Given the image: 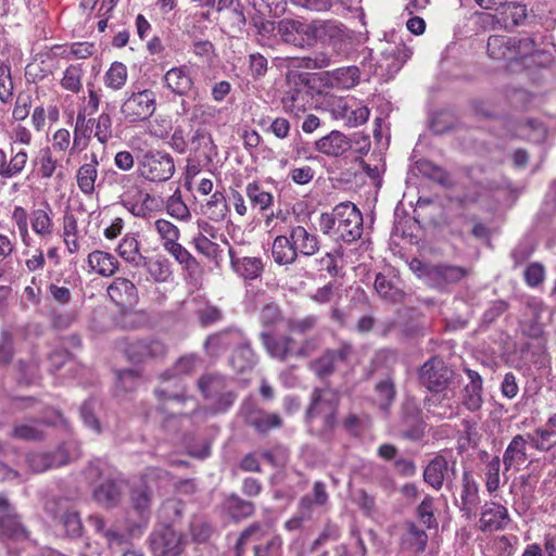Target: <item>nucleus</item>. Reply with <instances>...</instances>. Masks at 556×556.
I'll return each mask as SVG.
<instances>
[{
    "label": "nucleus",
    "mask_w": 556,
    "mask_h": 556,
    "mask_svg": "<svg viewBox=\"0 0 556 556\" xmlns=\"http://www.w3.org/2000/svg\"><path fill=\"white\" fill-rule=\"evenodd\" d=\"M175 380V390H173L168 383L169 381L164 382L162 380V384L155 389L154 393L157 399L162 402L173 401L177 403H182L187 400V391L186 387L181 384L178 380Z\"/></svg>",
    "instance_id": "3c124183"
},
{
    "label": "nucleus",
    "mask_w": 556,
    "mask_h": 556,
    "mask_svg": "<svg viewBox=\"0 0 556 556\" xmlns=\"http://www.w3.org/2000/svg\"><path fill=\"white\" fill-rule=\"evenodd\" d=\"M163 202L161 199L146 192L137 203H135L129 212L140 218H151L154 213L162 210Z\"/></svg>",
    "instance_id": "ea45409f"
},
{
    "label": "nucleus",
    "mask_w": 556,
    "mask_h": 556,
    "mask_svg": "<svg viewBox=\"0 0 556 556\" xmlns=\"http://www.w3.org/2000/svg\"><path fill=\"white\" fill-rule=\"evenodd\" d=\"M230 337V331H220L208 336L204 342L205 352L210 355H217L227 350L231 345Z\"/></svg>",
    "instance_id": "5fc2aeb1"
},
{
    "label": "nucleus",
    "mask_w": 556,
    "mask_h": 556,
    "mask_svg": "<svg viewBox=\"0 0 556 556\" xmlns=\"http://www.w3.org/2000/svg\"><path fill=\"white\" fill-rule=\"evenodd\" d=\"M320 250L316 232L301 225H289L287 235H278L271 244V256L278 265H291L300 256L312 257Z\"/></svg>",
    "instance_id": "f257e3e1"
},
{
    "label": "nucleus",
    "mask_w": 556,
    "mask_h": 556,
    "mask_svg": "<svg viewBox=\"0 0 556 556\" xmlns=\"http://www.w3.org/2000/svg\"><path fill=\"white\" fill-rule=\"evenodd\" d=\"M200 357L197 354H186L179 357L173 367L161 375L164 382L170 381L181 376L191 375L198 367Z\"/></svg>",
    "instance_id": "f704fd0d"
},
{
    "label": "nucleus",
    "mask_w": 556,
    "mask_h": 556,
    "mask_svg": "<svg viewBox=\"0 0 556 556\" xmlns=\"http://www.w3.org/2000/svg\"><path fill=\"white\" fill-rule=\"evenodd\" d=\"M88 265L100 276H113L118 269L117 258L108 252L96 250L88 255Z\"/></svg>",
    "instance_id": "2f4dec72"
},
{
    "label": "nucleus",
    "mask_w": 556,
    "mask_h": 556,
    "mask_svg": "<svg viewBox=\"0 0 556 556\" xmlns=\"http://www.w3.org/2000/svg\"><path fill=\"white\" fill-rule=\"evenodd\" d=\"M277 34L285 43L296 48L314 47L313 20L283 18L277 23Z\"/></svg>",
    "instance_id": "0eeeda50"
},
{
    "label": "nucleus",
    "mask_w": 556,
    "mask_h": 556,
    "mask_svg": "<svg viewBox=\"0 0 556 556\" xmlns=\"http://www.w3.org/2000/svg\"><path fill=\"white\" fill-rule=\"evenodd\" d=\"M79 457V446L75 442H68L60 445L54 452L30 453L27 456V463L33 471L42 472L53 467L66 465Z\"/></svg>",
    "instance_id": "39448f33"
},
{
    "label": "nucleus",
    "mask_w": 556,
    "mask_h": 556,
    "mask_svg": "<svg viewBox=\"0 0 556 556\" xmlns=\"http://www.w3.org/2000/svg\"><path fill=\"white\" fill-rule=\"evenodd\" d=\"M319 321L318 316L307 315L300 318H289L287 323L288 330L295 334H306L313 331Z\"/></svg>",
    "instance_id": "680f3d73"
},
{
    "label": "nucleus",
    "mask_w": 556,
    "mask_h": 556,
    "mask_svg": "<svg viewBox=\"0 0 556 556\" xmlns=\"http://www.w3.org/2000/svg\"><path fill=\"white\" fill-rule=\"evenodd\" d=\"M375 289L386 300L396 302L402 299L403 292L393 286V283L382 274H378L375 279Z\"/></svg>",
    "instance_id": "13d9d810"
},
{
    "label": "nucleus",
    "mask_w": 556,
    "mask_h": 556,
    "mask_svg": "<svg viewBox=\"0 0 556 556\" xmlns=\"http://www.w3.org/2000/svg\"><path fill=\"white\" fill-rule=\"evenodd\" d=\"M83 75L84 70L81 64H71L64 71L61 79L62 88L73 93H78L83 89Z\"/></svg>",
    "instance_id": "8fccbe9b"
},
{
    "label": "nucleus",
    "mask_w": 556,
    "mask_h": 556,
    "mask_svg": "<svg viewBox=\"0 0 556 556\" xmlns=\"http://www.w3.org/2000/svg\"><path fill=\"white\" fill-rule=\"evenodd\" d=\"M108 295L118 306H132L138 301V290L136 286L126 278H115L108 287Z\"/></svg>",
    "instance_id": "4be33fe9"
},
{
    "label": "nucleus",
    "mask_w": 556,
    "mask_h": 556,
    "mask_svg": "<svg viewBox=\"0 0 556 556\" xmlns=\"http://www.w3.org/2000/svg\"><path fill=\"white\" fill-rule=\"evenodd\" d=\"M340 393L330 388H317L311 396V404L306 410V421L313 424L320 419L323 431L327 432L334 428L337 421Z\"/></svg>",
    "instance_id": "7ed1b4c3"
},
{
    "label": "nucleus",
    "mask_w": 556,
    "mask_h": 556,
    "mask_svg": "<svg viewBox=\"0 0 556 556\" xmlns=\"http://www.w3.org/2000/svg\"><path fill=\"white\" fill-rule=\"evenodd\" d=\"M330 75L332 85L342 89H350L359 80V70L356 66L337 68Z\"/></svg>",
    "instance_id": "49530a36"
},
{
    "label": "nucleus",
    "mask_w": 556,
    "mask_h": 556,
    "mask_svg": "<svg viewBox=\"0 0 556 556\" xmlns=\"http://www.w3.org/2000/svg\"><path fill=\"white\" fill-rule=\"evenodd\" d=\"M86 124L94 126V137L101 143H106L112 137V118L108 113H101L97 119L90 118Z\"/></svg>",
    "instance_id": "6e6d98bb"
},
{
    "label": "nucleus",
    "mask_w": 556,
    "mask_h": 556,
    "mask_svg": "<svg viewBox=\"0 0 556 556\" xmlns=\"http://www.w3.org/2000/svg\"><path fill=\"white\" fill-rule=\"evenodd\" d=\"M425 422L415 406L404 408L401 421V435L410 441H418L425 434Z\"/></svg>",
    "instance_id": "b1692460"
},
{
    "label": "nucleus",
    "mask_w": 556,
    "mask_h": 556,
    "mask_svg": "<svg viewBox=\"0 0 556 556\" xmlns=\"http://www.w3.org/2000/svg\"><path fill=\"white\" fill-rule=\"evenodd\" d=\"M454 397L455 392L450 389L434 392L426 400L427 410L439 419H451L458 413Z\"/></svg>",
    "instance_id": "f3484780"
},
{
    "label": "nucleus",
    "mask_w": 556,
    "mask_h": 556,
    "mask_svg": "<svg viewBox=\"0 0 556 556\" xmlns=\"http://www.w3.org/2000/svg\"><path fill=\"white\" fill-rule=\"evenodd\" d=\"M97 166V155L92 154L91 162L81 165L77 170V185L84 194L90 195L94 191V182L98 177Z\"/></svg>",
    "instance_id": "c9c22d12"
},
{
    "label": "nucleus",
    "mask_w": 556,
    "mask_h": 556,
    "mask_svg": "<svg viewBox=\"0 0 556 556\" xmlns=\"http://www.w3.org/2000/svg\"><path fill=\"white\" fill-rule=\"evenodd\" d=\"M488 54L496 61H516L531 55L534 41L531 38H515L505 35H492L486 43Z\"/></svg>",
    "instance_id": "20e7f679"
},
{
    "label": "nucleus",
    "mask_w": 556,
    "mask_h": 556,
    "mask_svg": "<svg viewBox=\"0 0 556 556\" xmlns=\"http://www.w3.org/2000/svg\"><path fill=\"white\" fill-rule=\"evenodd\" d=\"M228 211L226 198L220 191H215L204 206V213L214 222L225 219Z\"/></svg>",
    "instance_id": "de8ad7c7"
},
{
    "label": "nucleus",
    "mask_w": 556,
    "mask_h": 556,
    "mask_svg": "<svg viewBox=\"0 0 556 556\" xmlns=\"http://www.w3.org/2000/svg\"><path fill=\"white\" fill-rule=\"evenodd\" d=\"M452 377L453 370L438 356L425 362L418 372L419 382L432 393L447 390L446 387Z\"/></svg>",
    "instance_id": "9b49d317"
},
{
    "label": "nucleus",
    "mask_w": 556,
    "mask_h": 556,
    "mask_svg": "<svg viewBox=\"0 0 556 556\" xmlns=\"http://www.w3.org/2000/svg\"><path fill=\"white\" fill-rule=\"evenodd\" d=\"M455 477V462L443 455H435L424 469V480L430 486H451Z\"/></svg>",
    "instance_id": "ddd939ff"
},
{
    "label": "nucleus",
    "mask_w": 556,
    "mask_h": 556,
    "mask_svg": "<svg viewBox=\"0 0 556 556\" xmlns=\"http://www.w3.org/2000/svg\"><path fill=\"white\" fill-rule=\"evenodd\" d=\"M222 510L230 519L239 521L250 517L254 513V505L250 501L231 494L223 502Z\"/></svg>",
    "instance_id": "72a5a7b5"
},
{
    "label": "nucleus",
    "mask_w": 556,
    "mask_h": 556,
    "mask_svg": "<svg viewBox=\"0 0 556 556\" xmlns=\"http://www.w3.org/2000/svg\"><path fill=\"white\" fill-rule=\"evenodd\" d=\"M281 103L283 111L290 115L300 116L305 111V96L298 89L285 92Z\"/></svg>",
    "instance_id": "864d4df0"
},
{
    "label": "nucleus",
    "mask_w": 556,
    "mask_h": 556,
    "mask_svg": "<svg viewBox=\"0 0 556 556\" xmlns=\"http://www.w3.org/2000/svg\"><path fill=\"white\" fill-rule=\"evenodd\" d=\"M481 392L482 388L466 384L462 394L463 405L470 412L479 410L483 403Z\"/></svg>",
    "instance_id": "69168bd1"
},
{
    "label": "nucleus",
    "mask_w": 556,
    "mask_h": 556,
    "mask_svg": "<svg viewBox=\"0 0 556 556\" xmlns=\"http://www.w3.org/2000/svg\"><path fill=\"white\" fill-rule=\"evenodd\" d=\"M496 13L497 22L507 29L521 25L528 15L525 4L508 2V0Z\"/></svg>",
    "instance_id": "c85d7f7f"
},
{
    "label": "nucleus",
    "mask_w": 556,
    "mask_h": 556,
    "mask_svg": "<svg viewBox=\"0 0 556 556\" xmlns=\"http://www.w3.org/2000/svg\"><path fill=\"white\" fill-rule=\"evenodd\" d=\"M292 66L305 70H321L328 67L331 60L328 54L324 52L316 53L312 56H304L293 59L291 61Z\"/></svg>",
    "instance_id": "4d7b16f0"
},
{
    "label": "nucleus",
    "mask_w": 556,
    "mask_h": 556,
    "mask_svg": "<svg viewBox=\"0 0 556 556\" xmlns=\"http://www.w3.org/2000/svg\"><path fill=\"white\" fill-rule=\"evenodd\" d=\"M197 387L203 399L210 403L212 414L226 413L237 400L232 380L218 372H205L197 380Z\"/></svg>",
    "instance_id": "f03ea898"
},
{
    "label": "nucleus",
    "mask_w": 556,
    "mask_h": 556,
    "mask_svg": "<svg viewBox=\"0 0 556 556\" xmlns=\"http://www.w3.org/2000/svg\"><path fill=\"white\" fill-rule=\"evenodd\" d=\"M127 67L122 62H114L104 75V84L113 90L122 89L127 81Z\"/></svg>",
    "instance_id": "603ef678"
},
{
    "label": "nucleus",
    "mask_w": 556,
    "mask_h": 556,
    "mask_svg": "<svg viewBox=\"0 0 556 556\" xmlns=\"http://www.w3.org/2000/svg\"><path fill=\"white\" fill-rule=\"evenodd\" d=\"M260 340L268 355L280 362L294 357V345L296 341L290 334L275 336L268 331L260 333Z\"/></svg>",
    "instance_id": "dca6fc26"
},
{
    "label": "nucleus",
    "mask_w": 556,
    "mask_h": 556,
    "mask_svg": "<svg viewBox=\"0 0 556 556\" xmlns=\"http://www.w3.org/2000/svg\"><path fill=\"white\" fill-rule=\"evenodd\" d=\"M245 194L250 200L253 207L260 211H265L274 203V195L264 190L262 186L256 182H250L245 187Z\"/></svg>",
    "instance_id": "37998d69"
},
{
    "label": "nucleus",
    "mask_w": 556,
    "mask_h": 556,
    "mask_svg": "<svg viewBox=\"0 0 556 556\" xmlns=\"http://www.w3.org/2000/svg\"><path fill=\"white\" fill-rule=\"evenodd\" d=\"M375 396L379 407L383 410H387L393 404L396 390L391 375H387L375 384Z\"/></svg>",
    "instance_id": "e433bc0d"
},
{
    "label": "nucleus",
    "mask_w": 556,
    "mask_h": 556,
    "mask_svg": "<svg viewBox=\"0 0 556 556\" xmlns=\"http://www.w3.org/2000/svg\"><path fill=\"white\" fill-rule=\"evenodd\" d=\"M155 110L156 97L154 91L144 89L128 96L121 106V114L128 123H139L149 119Z\"/></svg>",
    "instance_id": "423d86ee"
},
{
    "label": "nucleus",
    "mask_w": 556,
    "mask_h": 556,
    "mask_svg": "<svg viewBox=\"0 0 556 556\" xmlns=\"http://www.w3.org/2000/svg\"><path fill=\"white\" fill-rule=\"evenodd\" d=\"M338 114L348 126L357 127L367 122L369 110L355 100H349L338 104Z\"/></svg>",
    "instance_id": "bb28decb"
},
{
    "label": "nucleus",
    "mask_w": 556,
    "mask_h": 556,
    "mask_svg": "<svg viewBox=\"0 0 556 556\" xmlns=\"http://www.w3.org/2000/svg\"><path fill=\"white\" fill-rule=\"evenodd\" d=\"M52 215V208L48 203H45L43 207L31 211L29 215L33 231L43 240L49 239L53 233Z\"/></svg>",
    "instance_id": "cd10ccee"
},
{
    "label": "nucleus",
    "mask_w": 556,
    "mask_h": 556,
    "mask_svg": "<svg viewBox=\"0 0 556 556\" xmlns=\"http://www.w3.org/2000/svg\"><path fill=\"white\" fill-rule=\"evenodd\" d=\"M87 480L96 486H116L124 481L121 473L105 460L96 459L89 464L85 471Z\"/></svg>",
    "instance_id": "a211bd4d"
},
{
    "label": "nucleus",
    "mask_w": 556,
    "mask_h": 556,
    "mask_svg": "<svg viewBox=\"0 0 556 556\" xmlns=\"http://www.w3.org/2000/svg\"><path fill=\"white\" fill-rule=\"evenodd\" d=\"M189 147L191 151L202 153L206 157H210L216 150L211 132L204 127H198L193 130L189 139Z\"/></svg>",
    "instance_id": "4c0bfd02"
},
{
    "label": "nucleus",
    "mask_w": 556,
    "mask_h": 556,
    "mask_svg": "<svg viewBox=\"0 0 556 556\" xmlns=\"http://www.w3.org/2000/svg\"><path fill=\"white\" fill-rule=\"evenodd\" d=\"M164 86L174 94L185 97L194 88L191 71L187 65L175 66L163 76Z\"/></svg>",
    "instance_id": "6ab92c4d"
},
{
    "label": "nucleus",
    "mask_w": 556,
    "mask_h": 556,
    "mask_svg": "<svg viewBox=\"0 0 556 556\" xmlns=\"http://www.w3.org/2000/svg\"><path fill=\"white\" fill-rule=\"evenodd\" d=\"M231 267L244 279H255L263 270V263L258 257H237L232 248H229Z\"/></svg>",
    "instance_id": "7c9ffc66"
},
{
    "label": "nucleus",
    "mask_w": 556,
    "mask_h": 556,
    "mask_svg": "<svg viewBox=\"0 0 556 556\" xmlns=\"http://www.w3.org/2000/svg\"><path fill=\"white\" fill-rule=\"evenodd\" d=\"M230 362L233 369L243 372L256 364V356L250 344L244 343L236 349Z\"/></svg>",
    "instance_id": "a18cd8bd"
},
{
    "label": "nucleus",
    "mask_w": 556,
    "mask_h": 556,
    "mask_svg": "<svg viewBox=\"0 0 556 556\" xmlns=\"http://www.w3.org/2000/svg\"><path fill=\"white\" fill-rule=\"evenodd\" d=\"M466 276V270L459 266L439 264L431 265L427 271V285L443 289L450 283H455L462 280Z\"/></svg>",
    "instance_id": "aec40b11"
},
{
    "label": "nucleus",
    "mask_w": 556,
    "mask_h": 556,
    "mask_svg": "<svg viewBox=\"0 0 556 556\" xmlns=\"http://www.w3.org/2000/svg\"><path fill=\"white\" fill-rule=\"evenodd\" d=\"M353 354L349 342H341L334 349H327L320 356L309 363L311 370L320 379L328 378L342 365H345Z\"/></svg>",
    "instance_id": "9d476101"
},
{
    "label": "nucleus",
    "mask_w": 556,
    "mask_h": 556,
    "mask_svg": "<svg viewBox=\"0 0 556 556\" xmlns=\"http://www.w3.org/2000/svg\"><path fill=\"white\" fill-rule=\"evenodd\" d=\"M192 242L195 250L207 258L217 261L220 257L222 251L219 245L211 241L204 233L197 235Z\"/></svg>",
    "instance_id": "e2e57ef3"
},
{
    "label": "nucleus",
    "mask_w": 556,
    "mask_h": 556,
    "mask_svg": "<svg viewBox=\"0 0 556 556\" xmlns=\"http://www.w3.org/2000/svg\"><path fill=\"white\" fill-rule=\"evenodd\" d=\"M141 267H144L154 282H166L172 276L170 263L163 256L156 258L144 257Z\"/></svg>",
    "instance_id": "58836bf2"
},
{
    "label": "nucleus",
    "mask_w": 556,
    "mask_h": 556,
    "mask_svg": "<svg viewBox=\"0 0 556 556\" xmlns=\"http://www.w3.org/2000/svg\"><path fill=\"white\" fill-rule=\"evenodd\" d=\"M0 536L11 539L26 538V531L18 521L9 500L0 495Z\"/></svg>",
    "instance_id": "412c9836"
},
{
    "label": "nucleus",
    "mask_w": 556,
    "mask_h": 556,
    "mask_svg": "<svg viewBox=\"0 0 556 556\" xmlns=\"http://www.w3.org/2000/svg\"><path fill=\"white\" fill-rule=\"evenodd\" d=\"M412 50L403 42L389 46L381 53L380 67L384 68L389 75L396 74L404 63L410 58Z\"/></svg>",
    "instance_id": "5701e85b"
},
{
    "label": "nucleus",
    "mask_w": 556,
    "mask_h": 556,
    "mask_svg": "<svg viewBox=\"0 0 556 556\" xmlns=\"http://www.w3.org/2000/svg\"><path fill=\"white\" fill-rule=\"evenodd\" d=\"M14 352V334L9 329H2L0 331V365H9Z\"/></svg>",
    "instance_id": "0e129e2a"
},
{
    "label": "nucleus",
    "mask_w": 556,
    "mask_h": 556,
    "mask_svg": "<svg viewBox=\"0 0 556 556\" xmlns=\"http://www.w3.org/2000/svg\"><path fill=\"white\" fill-rule=\"evenodd\" d=\"M151 549L154 556H179L182 535L170 527L156 530L151 534Z\"/></svg>",
    "instance_id": "2eb2a0df"
},
{
    "label": "nucleus",
    "mask_w": 556,
    "mask_h": 556,
    "mask_svg": "<svg viewBox=\"0 0 556 556\" xmlns=\"http://www.w3.org/2000/svg\"><path fill=\"white\" fill-rule=\"evenodd\" d=\"M351 147L350 139L338 130H332L315 142L316 150L329 156H340L348 152Z\"/></svg>",
    "instance_id": "393cba45"
},
{
    "label": "nucleus",
    "mask_w": 556,
    "mask_h": 556,
    "mask_svg": "<svg viewBox=\"0 0 556 556\" xmlns=\"http://www.w3.org/2000/svg\"><path fill=\"white\" fill-rule=\"evenodd\" d=\"M121 184L123 187V192L119 194L121 203L129 211L147 191L135 184L129 176H122Z\"/></svg>",
    "instance_id": "09e8293b"
},
{
    "label": "nucleus",
    "mask_w": 556,
    "mask_h": 556,
    "mask_svg": "<svg viewBox=\"0 0 556 556\" xmlns=\"http://www.w3.org/2000/svg\"><path fill=\"white\" fill-rule=\"evenodd\" d=\"M164 250L167 251L186 269L194 268L198 265L195 258L186 248L178 243V241L164 245Z\"/></svg>",
    "instance_id": "052dcab7"
},
{
    "label": "nucleus",
    "mask_w": 556,
    "mask_h": 556,
    "mask_svg": "<svg viewBox=\"0 0 556 556\" xmlns=\"http://www.w3.org/2000/svg\"><path fill=\"white\" fill-rule=\"evenodd\" d=\"M154 228L163 241V247L168 245L170 242L178 241L179 239V229L166 219L155 220Z\"/></svg>",
    "instance_id": "774afa93"
},
{
    "label": "nucleus",
    "mask_w": 556,
    "mask_h": 556,
    "mask_svg": "<svg viewBox=\"0 0 556 556\" xmlns=\"http://www.w3.org/2000/svg\"><path fill=\"white\" fill-rule=\"evenodd\" d=\"M507 519V509L504 506L496 504L485 505L481 514L479 527L484 532L496 531L505 527Z\"/></svg>",
    "instance_id": "c756f323"
},
{
    "label": "nucleus",
    "mask_w": 556,
    "mask_h": 556,
    "mask_svg": "<svg viewBox=\"0 0 556 556\" xmlns=\"http://www.w3.org/2000/svg\"><path fill=\"white\" fill-rule=\"evenodd\" d=\"M337 240L352 243L363 233V215L351 202L338 204Z\"/></svg>",
    "instance_id": "1a4fd4ad"
},
{
    "label": "nucleus",
    "mask_w": 556,
    "mask_h": 556,
    "mask_svg": "<svg viewBox=\"0 0 556 556\" xmlns=\"http://www.w3.org/2000/svg\"><path fill=\"white\" fill-rule=\"evenodd\" d=\"M328 495L324 491V489H314L312 494L305 495L301 500V510L300 516H295L288 521H286L285 527L289 531L296 530L301 527L303 520L305 517H308V510L317 507L323 506L327 502Z\"/></svg>",
    "instance_id": "a878e982"
},
{
    "label": "nucleus",
    "mask_w": 556,
    "mask_h": 556,
    "mask_svg": "<svg viewBox=\"0 0 556 556\" xmlns=\"http://www.w3.org/2000/svg\"><path fill=\"white\" fill-rule=\"evenodd\" d=\"M314 47L320 42L336 50L341 49L346 35L343 24L336 20H313Z\"/></svg>",
    "instance_id": "4468645a"
},
{
    "label": "nucleus",
    "mask_w": 556,
    "mask_h": 556,
    "mask_svg": "<svg viewBox=\"0 0 556 556\" xmlns=\"http://www.w3.org/2000/svg\"><path fill=\"white\" fill-rule=\"evenodd\" d=\"M119 256L135 267H141L146 256L140 253L139 242L135 237H125L117 247Z\"/></svg>",
    "instance_id": "79ce46f5"
},
{
    "label": "nucleus",
    "mask_w": 556,
    "mask_h": 556,
    "mask_svg": "<svg viewBox=\"0 0 556 556\" xmlns=\"http://www.w3.org/2000/svg\"><path fill=\"white\" fill-rule=\"evenodd\" d=\"M61 523L70 538H79L83 534V522L76 511H66L61 517Z\"/></svg>",
    "instance_id": "338daca9"
},
{
    "label": "nucleus",
    "mask_w": 556,
    "mask_h": 556,
    "mask_svg": "<svg viewBox=\"0 0 556 556\" xmlns=\"http://www.w3.org/2000/svg\"><path fill=\"white\" fill-rule=\"evenodd\" d=\"M239 415L247 426L254 428L258 433H266L282 425V419L278 414L265 412L251 400L242 402Z\"/></svg>",
    "instance_id": "f8f14e48"
},
{
    "label": "nucleus",
    "mask_w": 556,
    "mask_h": 556,
    "mask_svg": "<svg viewBox=\"0 0 556 556\" xmlns=\"http://www.w3.org/2000/svg\"><path fill=\"white\" fill-rule=\"evenodd\" d=\"M527 440L523 435L517 434L508 444L504 455L503 463L506 469L510 467L518 468L528 460Z\"/></svg>",
    "instance_id": "473e14b6"
},
{
    "label": "nucleus",
    "mask_w": 556,
    "mask_h": 556,
    "mask_svg": "<svg viewBox=\"0 0 556 556\" xmlns=\"http://www.w3.org/2000/svg\"><path fill=\"white\" fill-rule=\"evenodd\" d=\"M139 172L149 181H167L175 173L174 159L163 151L147 152L139 162Z\"/></svg>",
    "instance_id": "6e6552de"
},
{
    "label": "nucleus",
    "mask_w": 556,
    "mask_h": 556,
    "mask_svg": "<svg viewBox=\"0 0 556 556\" xmlns=\"http://www.w3.org/2000/svg\"><path fill=\"white\" fill-rule=\"evenodd\" d=\"M255 13L263 17H279L287 10V0H248Z\"/></svg>",
    "instance_id": "a19ab883"
},
{
    "label": "nucleus",
    "mask_w": 556,
    "mask_h": 556,
    "mask_svg": "<svg viewBox=\"0 0 556 556\" xmlns=\"http://www.w3.org/2000/svg\"><path fill=\"white\" fill-rule=\"evenodd\" d=\"M428 535L424 530L418 529L414 525H409L402 538L404 549L413 553L422 552L427 545Z\"/></svg>",
    "instance_id": "c03bdc74"
},
{
    "label": "nucleus",
    "mask_w": 556,
    "mask_h": 556,
    "mask_svg": "<svg viewBox=\"0 0 556 556\" xmlns=\"http://www.w3.org/2000/svg\"><path fill=\"white\" fill-rule=\"evenodd\" d=\"M166 210L172 217L180 220H186L190 217L189 208L182 201L179 189H176V191L168 198L166 202Z\"/></svg>",
    "instance_id": "bf43d9fd"
}]
</instances>
